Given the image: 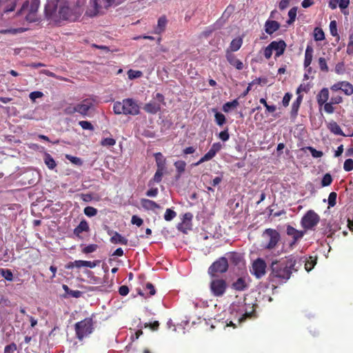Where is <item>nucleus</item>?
<instances>
[{"mask_svg": "<svg viewBox=\"0 0 353 353\" xmlns=\"http://www.w3.org/2000/svg\"><path fill=\"white\" fill-rule=\"evenodd\" d=\"M214 118L216 124L219 125V126L223 125L226 121L225 115L219 112H216L215 113Z\"/></svg>", "mask_w": 353, "mask_h": 353, "instance_id": "nucleus-40", "label": "nucleus"}, {"mask_svg": "<svg viewBox=\"0 0 353 353\" xmlns=\"http://www.w3.org/2000/svg\"><path fill=\"white\" fill-rule=\"evenodd\" d=\"M343 101V97L339 95L333 96L330 99V101H329V105L331 104V108L328 109L327 114H333L335 111V108L334 105L336 104H340Z\"/></svg>", "mask_w": 353, "mask_h": 353, "instance_id": "nucleus-29", "label": "nucleus"}, {"mask_svg": "<svg viewBox=\"0 0 353 353\" xmlns=\"http://www.w3.org/2000/svg\"><path fill=\"white\" fill-rule=\"evenodd\" d=\"M43 96V93L42 92H40V91H34V92H32L30 94V99L32 101H34L36 100V99H38V98H41Z\"/></svg>", "mask_w": 353, "mask_h": 353, "instance_id": "nucleus-56", "label": "nucleus"}, {"mask_svg": "<svg viewBox=\"0 0 353 353\" xmlns=\"http://www.w3.org/2000/svg\"><path fill=\"white\" fill-rule=\"evenodd\" d=\"M232 288L236 291H244L248 289V284L244 277H239L232 283Z\"/></svg>", "mask_w": 353, "mask_h": 353, "instance_id": "nucleus-20", "label": "nucleus"}, {"mask_svg": "<svg viewBox=\"0 0 353 353\" xmlns=\"http://www.w3.org/2000/svg\"><path fill=\"white\" fill-rule=\"evenodd\" d=\"M97 248V245L96 244H90V245H88L87 246H85L82 252L84 253V254H89V253H92L93 252H94Z\"/></svg>", "mask_w": 353, "mask_h": 353, "instance_id": "nucleus-51", "label": "nucleus"}, {"mask_svg": "<svg viewBox=\"0 0 353 353\" xmlns=\"http://www.w3.org/2000/svg\"><path fill=\"white\" fill-rule=\"evenodd\" d=\"M225 57L228 63L233 67H234L238 70H243L244 65L243 62L237 59L236 56L233 53H231L230 51H225Z\"/></svg>", "mask_w": 353, "mask_h": 353, "instance_id": "nucleus-14", "label": "nucleus"}, {"mask_svg": "<svg viewBox=\"0 0 353 353\" xmlns=\"http://www.w3.org/2000/svg\"><path fill=\"white\" fill-rule=\"evenodd\" d=\"M239 105L238 99H234L232 101L226 102L223 105V111L225 112H228L231 108H235Z\"/></svg>", "mask_w": 353, "mask_h": 353, "instance_id": "nucleus-33", "label": "nucleus"}, {"mask_svg": "<svg viewBox=\"0 0 353 353\" xmlns=\"http://www.w3.org/2000/svg\"><path fill=\"white\" fill-rule=\"evenodd\" d=\"M332 181L333 179L331 174L329 173H326L321 180V185L323 187L328 186L332 183Z\"/></svg>", "mask_w": 353, "mask_h": 353, "instance_id": "nucleus-42", "label": "nucleus"}, {"mask_svg": "<svg viewBox=\"0 0 353 353\" xmlns=\"http://www.w3.org/2000/svg\"><path fill=\"white\" fill-rule=\"evenodd\" d=\"M341 90L347 96L353 94V85L348 81H343Z\"/></svg>", "mask_w": 353, "mask_h": 353, "instance_id": "nucleus-35", "label": "nucleus"}, {"mask_svg": "<svg viewBox=\"0 0 353 353\" xmlns=\"http://www.w3.org/2000/svg\"><path fill=\"white\" fill-rule=\"evenodd\" d=\"M221 148L222 145L220 143H213L209 151L203 157H202L198 162L194 163V165H199L205 161L211 160L215 157L216 154L221 150Z\"/></svg>", "mask_w": 353, "mask_h": 353, "instance_id": "nucleus-11", "label": "nucleus"}, {"mask_svg": "<svg viewBox=\"0 0 353 353\" xmlns=\"http://www.w3.org/2000/svg\"><path fill=\"white\" fill-rule=\"evenodd\" d=\"M319 216L312 210H308L301 221V226L305 230H312L319 222Z\"/></svg>", "mask_w": 353, "mask_h": 353, "instance_id": "nucleus-7", "label": "nucleus"}, {"mask_svg": "<svg viewBox=\"0 0 353 353\" xmlns=\"http://www.w3.org/2000/svg\"><path fill=\"white\" fill-rule=\"evenodd\" d=\"M92 106L93 101L91 99H84L81 103L77 105V112H79L83 116H86L88 111Z\"/></svg>", "mask_w": 353, "mask_h": 353, "instance_id": "nucleus-15", "label": "nucleus"}, {"mask_svg": "<svg viewBox=\"0 0 353 353\" xmlns=\"http://www.w3.org/2000/svg\"><path fill=\"white\" fill-rule=\"evenodd\" d=\"M337 194L334 192H332L328 196V205L330 207H334L336 203Z\"/></svg>", "mask_w": 353, "mask_h": 353, "instance_id": "nucleus-48", "label": "nucleus"}, {"mask_svg": "<svg viewBox=\"0 0 353 353\" xmlns=\"http://www.w3.org/2000/svg\"><path fill=\"white\" fill-rule=\"evenodd\" d=\"M281 24L274 20H267L265 23V31L267 34L271 35L279 30Z\"/></svg>", "mask_w": 353, "mask_h": 353, "instance_id": "nucleus-18", "label": "nucleus"}, {"mask_svg": "<svg viewBox=\"0 0 353 353\" xmlns=\"http://www.w3.org/2000/svg\"><path fill=\"white\" fill-rule=\"evenodd\" d=\"M92 319L87 318L81 321L77 322L75 324V332L77 337L79 340H82L84 337L87 336L92 332Z\"/></svg>", "mask_w": 353, "mask_h": 353, "instance_id": "nucleus-5", "label": "nucleus"}, {"mask_svg": "<svg viewBox=\"0 0 353 353\" xmlns=\"http://www.w3.org/2000/svg\"><path fill=\"white\" fill-rule=\"evenodd\" d=\"M1 275L7 281H11L13 279V274L9 269H0Z\"/></svg>", "mask_w": 353, "mask_h": 353, "instance_id": "nucleus-38", "label": "nucleus"}, {"mask_svg": "<svg viewBox=\"0 0 353 353\" xmlns=\"http://www.w3.org/2000/svg\"><path fill=\"white\" fill-rule=\"evenodd\" d=\"M243 44V39L241 37L235 38L230 42L229 48L226 50L230 51L231 53L239 50Z\"/></svg>", "mask_w": 353, "mask_h": 353, "instance_id": "nucleus-28", "label": "nucleus"}, {"mask_svg": "<svg viewBox=\"0 0 353 353\" xmlns=\"http://www.w3.org/2000/svg\"><path fill=\"white\" fill-rule=\"evenodd\" d=\"M114 0H90V3L93 5L95 10L99 11L100 8H108L110 7Z\"/></svg>", "mask_w": 353, "mask_h": 353, "instance_id": "nucleus-21", "label": "nucleus"}, {"mask_svg": "<svg viewBox=\"0 0 353 353\" xmlns=\"http://www.w3.org/2000/svg\"><path fill=\"white\" fill-rule=\"evenodd\" d=\"M219 138L223 141H227L230 139L228 128L219 134Z\"/></svg>", "mask_w": 353, "mask_h": 353, "instance_id": "nucleus-52", "label": "nucleus"}, {"mask_svg": "<svg viewBox=\"0 0 353 353\" xmlns=\"http://www.w3.org/2000/svg\"><path fill=\"white\" fill-rule=\"evenodd\" d=\"M78 0L75 6H71L68 0H48L46 5V19L55 21L59 19L76 21L81 14L82 9Z\"/></svg>", "mask_w": 353, "mask_h": 353, "instance_id": "nucleus-1", "label": "nucleus"}, {"mask_svg": "<svg viewBox=\"0 0 353 353\" xmlns=\"http://www.w3.org/2000/svg\"><path fill=\"white\" fill-rule=\"evenodd\" d=\"M272 50L270 46V44L265 48L264 49V52H263V54H264V57L266 59H270L272 55Z\"/></svg>", "mask_w": 353, "mask_h": 353, "instance_id": "nucleus-59", "label": "nucleus"}, {"mask_svg": "<svg viewBox=\"0 0 353 353\" xmlns=\"http://www.w3.org/2000/svg\"><path fill=\"white\" fill-rule=\"evenodd\" d=\"M226 255L232 265L239 266L241 263L244 264V258L242 254L236 252H230Z\"/></svg>", "mask_w": 353, "mask_h": 353, "instance_id": "nucleus-16", "label": "nucleus"}, {"mask_svg": "<svg viewBox=\"0 0 353 353\" xmlns=\"http://www.w3.org/2000/svg\"><path fill=\"white\" fill-rule=\"evenodd\" d=\"M272 51H275V58L283 54L287 47L285 41L280 39L279 41H273L270 43Z\"/></svg>", "mask_w": 353, "mask_h": 353, "instance_id": "nucleus-13", "label": "nucleus"}, {"mask_svg": "<svg viewBox=\"0 0 353 353\" xmlns=\"http://www.w3.org/2000/svg\"><path fill=\"white\" fill-rule=\"evenodd\" d=\"M113 111L116 114L137 115L140 108L137 101L131 98L123 99L122 101H116L113 105Z\"/></svg>", "mask_w": 353, "mask_h": 353, "instance_id": "nucleus-3", "label": "nucleus"}, {"mask_svg": "<svg viewBox=\"0 0 353 353\" xmlns=\"http://www.w3.org/2000/svg\"><path fill=\"white\" fill-rule=\"evenodd\" d=\"M119 293L121 296H126L129 293V288L127 285H121L119 288Z\"/></svg>", "mask_w": 353, "mask_h": 353, "instance_id": "nucleus-63", "label": "nucleus"}, {"mask_svg": "<svg viewBox=\"0 0 353 353\" xmlns=\"http://www.w3.org/2000/svg\"><path fill=\"white\" fill-rule=\"evenodd\" d=\"M157 169L166 170V159L161 152L154 154Z\"/></svg>", "mask_w": 353, "mask_h": 353, "instance_id": "nucleus-27", "label": "nucleus"}, {"mask_svg": "<svg viewBox=\"0 0 353 353\" xmlns=\"http://www.w3.org/2000/svg\"><path fill=\"white\" fill-rule=\"evenodd\" d=\"M115 143L116 141L112 138H105L101 141V145L105 147L113 146L115 145Z\"/></svg>", "mask_w": 353, "mask_h": 353, "instance_id": "nucleus-47", "label": "nucleus"}, {"mask_svg": "<svg viewBox=\"0 0 353 353\" xmlns=\"http://www.w3.org/2000/svg\"><path fill=\"white\" fill-rule=\"evenodd\" d=\"M229 264L228 258L221 256L212 263L208 270V273L211 277L216 276L217 274H223L228 270Z\"/></svg>", "mask_w": 353, "mask_h": 353, "instance_id": "nucleus-4", "label": "nucleus"}, {"mask_svg": "<svg viewBox=\"0 0 353 353\" xmlns=\"http://www.w3.org/2000/svg\"><path fill=\"white\" fill-rule=\"evenodd\" d=\"M17 350V345L12 343L8 345H6L4 349V353H12Z\"/></svg>", "mask_w": 353, "mask_h": 353, "instance_id": "nucleus-61", "label": "nucleus"}, {"mask_svg": "<svg viewBox=\"0 0 353 353\" xmlns=\"http://www.w3.org/2000/svg\"><path fill=\"white\" fill-rule=\"evenodd\" d=\"M266 268L267 265L265 261L258 258L252 262L250 272L256 279H260L265 274Z\"/></svg>", "mask_w": 353, "mask_h": 353, "instance_id": "nucleus-9", "label": "nucleus"}, {"mask_svg": "<svg viewBox=\"0 0 353 353\" xmlns=\"http://www.w3.org/2000/svg\"><path fill=\"white\" fill-rule=\"evenodd\" d=\"M153 98L154 99H156L157 100L156 102L159 103L160 105L161 104H163V105L165 104V97H164V96L162 94L157 92V93L155 94V95L153 96Z\"/></svg>", "mask_w": 353, "mask_h": 353, "instance_id": "nucleus-58", "label": "nucleus"}, {"mask_svg": "<svg viewBox=\"0 0 353 353\" xmlns=\"http://www.w3.org/2000/svg\"><path fill=\"white\" fill-rule=\"evenodd\" d=\"M343 84V81H339V82L333 84L330 87V89L333 92H336V91L340 90L342 89Z\"/></svg>", "mask_w": 353, "mask_h": 353, "instance_id": "nucleus-62", "label": "nucleus"}, {"mask_svg": "<svg viewBox=\"0 0 353 353\" xmlns=\"http://www.w3.org/2000/svg\"><path fill=\"white\" fill-rule=\"evenodd\" d=\"M79 125L83 129V130H93L94 127L92 125V123L87 121H81L79 122Z\"/></svg>", "mask_w": 353, "mask_h": 353, "instance_id": "nucleus-50", "label": "nucleus"}, {"mask_svg": "<svg viewBox=\"0 0 353 353\" xmlns=\"http://www.w3.org/2000/svg\"><path fill=\"white\" fill-rule=\"evenodd\" d=\"M330 129L332 132L336 135L345 136V134L343 132L341 127L336 122L330 123Z\"/></svg>", "mask_w": 353, "mask_h": 353, "instance_id": "nucleus-36", "label": "nucleus"}, {"mask_svg": "<svg viewBox=\"0 0 353 353\" xmlns=\"http://www.w3.org/2000/svg\"><path fill=\"white\" fill-rule=\"evenodd\" d=\"M167 25V19L165 16L161 17L158 19L157 26L154 28V32L155 34H161L165 31Z\"/></svg>", "mask_w": 353, "mask_h": 353, "instance_id": "nucleus-25", "label": "nucleus"}, {"mask_svg": "<svg viewBox=\"0 0 353 353\" xmlns=\"http://www.w3.org/2000/svg\"><path fill=\"white\" fill-rule=\"evenodd\" d=\"M263 236L269 239L268 244L265 248L268 250H272L276 247L280 240V234L274 229L268 228L263 233Z\"/></svg>", "mask_w": 353, "mask_h": 353, "instance_id": "nucleus-10", "label": "nucleus"}, {"mask_svg": "<svg viewBox=\"0 0 353 353\" xmlns=\"http://www.w3.org/2000/svg\"><path fill=\"white\" fill-rule=\"evenodd\" d=\"M319 65L321 71L327 72L329 70L328 66L327 65V61L324 57H320L319 59Z\"/></svg>", "mask_w": 353, "mask_h": 353, "instance_id": "nucleus-45", "label": "nucleus"}, {"mask_svg": "<svg viewBox=\"0 0 353 353\" xmlns=\"http://www.w3.org/2000/svg\"><path fill=\"white\" fill-rule=\"evenodd\" d=\"M330 97V92L327 88H323L316 94V99L321 112L322 109L327 114L328 109L331 108V104L327 101Z\"/></svg>", "mask_w": 353, "mask_h": 353, "instance_id": "nucleus-8", "label": "nucleus"}, {"mask_svg": "<svg viewBox=\"0 0 353 353\" xmlns=\"http://www.w3.org/2000/svg\"><path fill=\"white\" fill-rule=\"evenodd\" d=\"M90 228L88 222L85 220H82L79 223V224L74 228V234L77 236H80V234L83 232H88Z\"/></svg>", "mask_w": 353, "mask_h": 353, "instance_id": "nucleus-26", "label": "nucleus"}, {"mask_svg": "<svg viewBox=\"0 0 353 353\" xmlns=\"http://www.w3.org/2000/svg\"><path fill=\"white\" fill-rule=\"evenodd\" d=\"M292 98V94L289 92H287L285 94L282 103L284 107H287L289 105L290 101Z\"/></svg>", "mask_w": 353, "mask_h": 353, "instance_id": "nucleus-60", "label": "nucleus"}, {"mask_svg": "<svg viewBox=\"0 0 353 353\" xmlns=\"http://www.w3.org/2000/svg\"><path fill=\"white\" fill-rule=\"evenodd\" d=\"M297 8H292L288 12L289 19L287 21L288 24L290 25L294 22L296 17Z\"/></svg>", "mask_w": 353, "mask_h": 353, "instance_id": "nucleus-37", "label": "nucleus"}, {"mask_svg": "<svg viewBox=\"0 0 353 353\" xmlns=\"http://www.w3.org/2000/svg\"><path fill=\"white\" fill-rule=\"evenodd\" d=\"M335 72L339 74H342L345 72V65L343 62L338 63L335 66Z\"/></svg>", "mask_w": 353, "mask_h": 353, "instance_id": "nucleus-55", "label": "nucleus"}, {"mask_svg": "<svg viewBox=\"0 0 353 353\" xmlns=\"http://www.w3.org/2000/svg\"><path fill=\"white\" fill-rule=\"evenodd\" d=\"M303 101V96L299 95L296 100L292 104V109L290 112L291 117L292 118H296L298 115V112Z\"/></svg>", "mask_w": 353, "mask_h": 353, "instance_id": "nucleus-23", "label": "nucleus"}, {"mask_svg": "<svg viewBox=\"0 0 353 353\" xmlns=\"http://www.w3.org/2000/svg\"><path fill=\"white\" fill-rule=\"evenodd\" d=\"M46 165L51 170H53L57 166L55 161L48 153H46Z\"/></svg>", "mask_w": 353, "mask_h": 353, "instance_id": "nucleus-41", "label": "nucleus"}, {"mask_svg": "<svg viewBox=\"0 0 353 353\" xmlns=\"http://www.w3.org/2000/svg\"><path fill=\"white\" fill-rule=\"evenodd\" d=\"M308 150H310L312 156L314 158L321 157L323 153L321 151L316 150L315 148L312 147H308Z\"/></svg>", "mask_w": 353, "mask_h": 353, "instance_id": "nucleus-53", "label": "nucleus"}, {"mask_svg": "<svg viewBox=\"0 0 353 353\" xmlns=\"http://www.w3.org/2000/svg\"><path fill=\"white\" fill-rule=\"evenodd\" d=\"M176 213L172 209H167L164 214V219L167 221H172L174 217H176Z\"/></svg>", "mask_w": 353, "mask_h": 353, "instance_id": "nucleus-43", "label": "nucleus"}, {"mask_svg": "<svg viewBox=\"0 0 353 353\" xmlns=\"http://www.w3.org/2000/svg\"><path fill=\"white\" fill-rule=\"evenodd\" d=\"M66 159L69 160L72 163L77 165H81L83 164V161L77 157H73L70 154L66 155Z\"/></svg>", "mask_w": 353, "mask_h": 353, "instance_id": "nucleus-46", "label": "nucleus"}, {"mask_svg": "<svg viewBox=\"0 0 353 353\" xmlns=\"http://www.w3.org/2000/svg\"><path fill=\"white\" fill-rule=\"evenodd\" d=\"M286 233L293 239L292 244L296 243L297 241L302 239L305 234V231L298 230L291 225L287 226Z\"/></svg>", "mask_w": 353, "mask_h": 353, "instance_id": "nucleus-17", "label": "nucleus"}, {"mask_svg": "<svg viewBox=\"0 0 353 353\" xmlns=\"http://www.w3.org/2000/svg\"><path fill=\"white\" fill-rule=\"evenodd\" d=\"M228 289V284L225 279L216 277L210 283V290L211 294L216 297L223 296Z\"/></svg>", "mask_w": 353, "mask_h": 353, "instance_id": "nucleus-6", "label": "nucleus"}, {"mask_svg": "<svg viewBox=\"0 0 353 353\" xmlns=\"http://www.w3.org/2000/svg\"><path fill=\"white\" fill-rule=\"evenodd\" d=\"M296 263V260L292 256L272 261L270 265V279L279 283H285L290 278L292 272L297 271L295 268Z\"/></svg>", "mask_w": 353, "mask_h": 353, "instance_id": "nucleus-2", "label": "nucleus"}, {"mask_svg": "<svg viewBox=\"0 0 353 353\" xmlns=\"http://www.w3.org/2000/svg\"><path fill=\"white\" fill-rule=\"evenodd\" d=\"M174 165L177 172V177H180L185 170L186 163L183 161H177Z\"/></svg>", "mask_w": 353, "mask_h": 353, "instance_id": "nucleus-32", "label": "nucleus"}, {"mask_svg": "<svg viewBox=\"0 0 353 353\" xmlns=\"http://www.w3.org/2000/svg\"><path fill=\"white\" fill-rule=\"evenodd\" d=\"M83 212L86 216L91 217L97 215L98 210L94 207L88 206L84 208Z\"/></svg>", "mask_w": 353, "mask_h": 353, "instance_id": "nucleus-44", "label": "nucleus"}, {"mask_svg": "<svg viewBox=\"0 0 353 353\" xmlns=\"http://www.w3.org/2000/svg\"><path fill=\"white\" fill-rule=\"evenodd\" d=\"M110 242L112 243L127 245L128 241L126 238L122 236L119 232H115L114 234L110 238Z\"/></svg>", "mask_w": 353, "mask_h": 353, "instance_id": "nucleus-30", "label": "nucleus"}, {"mask_svg": "<svg viewBox=\"0 0 353 353\" xmlns=\"http://www.w3.org/2000/svg\"><path fill=\"white\" fill-rule=\"evenodd\" d=\"M161 105H160V103L154 101H150V102L145 103L143 107V110L146 112L152 114H157L158 112L161 110Z\"/></svg>", "mask_w": 353, "mask_h": 353, "instance_id": "nucleus-19", "label": "nucleus"}, {"mask_svg": "<svg viewBox=\"0 0 353 353\" xmlns=\"http://www.w3.org/2000/svg\"><path fill=\"white\" fill-rule=\"evenodd\" d=\"M343 169L346 172H350L353 170V160L352 159H347L345 161L343 164Z\"/></svg>", "mask_w": 353, "mask_h": 353, "instance_id": "nucleus-49", "label": "nucleus"}, {"mask_svg": "<svg viewBox=\"0 0 353 353\" xmlns=\"http://www.w3.org/2000/svg\"><path fill=\"white\" fill-rule=\"evenodd\" d=\"M158 189L157 188H151L146 192V195L149 197H155L158 194Z\"/></svg>", "mask_w": 353, "mask_h": 353, "instance_id": "nucleus-64", "label": "nucleus"}, {"mask_svg": "<svg viewBox=\"0 0 353 353\" xmlns=\"http://www.w3.org/2000/svg\"><path fill=\"white\" fill-rule=\"evenodd\" d=\"M305 269L307 272L311 271L316 264V257L310 256L305 261Z\"/></svg>", "mask_w": 353, "mask_h": 353, "instance_id": "nucleus-31", "label": "nucleus"}, {"mask_svg": "<svg viewBox=\"0 0 353 353\" xmlns=\"http://www.w3.org/2000/svg\"><path fill=\"white\" fill-rule=\"evenodd\" d=\"M166 170L157 169V171L152 178V181L155 183H159L162 180L163 175L165 173Z\"/></svg>", "mask_w": 353, "mask_h": 353, "instance_id": "nucleus-39", "label": "nucleus"}, {"mask_svg": "<svg viewBox=\"0 0 353 353\" xmlns=\"http://www.w3.org/2000/svg\"><path fill=\"white\" fill-rule=\"evenodd\" d=\"M131 223L134 225H137L138 227H140L143 224V221L141 218L139 217L138 216L133 215L132 216Z\"/></svg>", "mask_w": 353, "mask_h": 353, "instance_id": "nucleus-54", "label": "nucleus"}, {"mask_svg": "<svg viewBox=\"0 0 353 353\" xmlns=\"http://www.w3.org/2000/svg\"><path fill=\"white\" fill-rule=\"evenodd\" d=\"M141 206L146 210H153L154 209H159L161 206L154 201L148 199H141Z\"/></svg>", "mask_w": 353, "mask_h": 353, "instance_id": "nucleus-22", "label": "nucleus"}, {"mask_svg": "<svg viewBox=\"0 0 353 353\" xmlns=\"http://www.w3.org/2000/svg\"><path fill=\"white\" fill-rule=\"evenodd\" d=\"M330 33L332 36L335 37L338 35L336 22V21H332L330 23Z\"/></svg>", "mask_w": 353, "mask_h": 353, "instance_id": "nucleus-57", "label": "nucleus"}, {"mask_svg": "<svg viewBox=\"0 0 353 353\" xmlns=\"http://www.w3.org/2000/svg\"><path fill=\"white\" fill-rule=\"evenodd\" d=\"M192 214L190 212L184 214L183 216L182 222L178 225V230L185 234L188 230H190L192 229Z\"/></svg>", "mask_w": 353, "mask_h": 353, "instance_id": "nucleus-12", "label": "nucleus"}, {"mask_svg": "<svg viewBox=\"0 0 353 353\" xmlns=\"http://www.w3.org/2000/svg\"><path fill=\"white\" fill-rule=\"evenodd\" d=\"M314 39L316 41H323L325 39V34L323 30L320 28H315L314 30Z\"/></svg>", "mask_w": 353, "mask_h": 353, "instance_id": "nucleus-34", "label": "nucleus"}, {"mask_svg": "<svg viewBox=\"0 0 353 353\" xmlns=\"http://www.w3.org/2000/svg\"><path fill=\"white\" fill-rule=\"evenodd\" d=\"M313 48L311 46L307 45L305 49V59L303 63L305 68L309 67L310 65L311 64L313 57Z\"/></svg>", "mask_w": 353, "mask_h": 353, "instance_id": "nucleus-24", "label": "nucleus"}]
</instances>
